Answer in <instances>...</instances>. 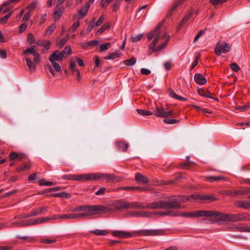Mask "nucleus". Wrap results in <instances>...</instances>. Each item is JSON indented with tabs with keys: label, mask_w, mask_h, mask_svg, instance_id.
Returning a JSON list of instances; mask_svg holds the SVG:
<instances>
[{
	"label": "nucleus",
	"mask_w": 250,
	"mask_h": 250,
	"mask_svg": "<svg viewBox=\"0 0 250 250\" xmlns=\"http://www.w3.org/2000/svg\"><path fill=\"white\" fill-rule=\"evenodd\" d=\"M162 24L163 22L159 23L154 30L151 31L148 34L147 39L148 41L151 40L154 38L153 41L148 46L147 53L148 55H149L151 54L154 52H158L161 51L167 45V42H168L169 39V36L167 37L164 43L157 47H156V45L157 43L159 40L160 38L163 39L167 35V34L166 33L164 35H163L162 37H161L160 28L162 25Z\"/></svg>",
	"instance_id": "nucleus-1"
},
{
	"label": "nucleus",
	"mask_w": 250,
	"mask_h": 250,
	"mask_svg": "<svg viewBox=\"0 0 250 250\" xmlns=\"http://www.w3.org/2000/svg\"><path fill=\"white\" fill-rule=\"evenodd\" d=\"M199 195L193 194L190 196H169L167 201L161 200L162 209H177L183 208L184 206H182L180 203H185L187 201H190L194 202L198 199Z\"/></svg>",
	"instance_id": "nucleus-2"
},
{
	"label": "nucleus",
	"mask_w": 250,
	"mask_h": 250,
	"mask_svg": "<svg viewBox=\"0 0 250 250\" xmlns=\"http://www.w3.org/2000/svg\"><path fill=\"white\" fill-rule=\"evenodd\" d=\"M163 231L160 230H141L136 232H128L124 231L114 230L111 234L115 237L126 238L137 236H155L162 235Z\"/></svg>",
	"instance_id": "nucleus-3"
},
{
	"label": "nucleus",
	"mask_w": 250,
	"mask_h": 250,
	"mask_svg": "<svg viewBox=\"0 0 250 250\" xmlns=\"http://www.w3.org/2000/svg\"><path fill=\"white\" fill-rule=\"evenodd\" d=\"M72 211H84L83 213H75V214H83L80 218L87 216H90L98 213L100 212H106L108 211L107 207L101 205L95 206H80L71 210Z\"/></svg>",
	"instance_id": "nucleus-4"
},
{
	"label": "nucleus",
	"mask_w": 250,
	"mask_h": 250,
	"mask_svg": "<svg viewBox=\"0 0 250 250\" xmlns=\"http://www.w3.org/2000/svg\"><path fill=\"white\" fill-rule=\"evenodd\" d=\"M250 214L247 213H241L237 214H226L219 212L217 222L227 221L237 222L240 221H250Z\"/></svg>",
	"instance_id": "nucleus-5"
},
{
	"label": "nucleus",
	"mask_w": 250,
	"mask_h": 250,
	"mask_svg": "<svg viewBox=\"0 0 250 250\" xmlns=\"http://www.w3.org/2000/svg\"><path fill=\"white\" fill-rule=\"evenodd\" d=\"M129 208L131 209H162L161 200L156 202L147 203L134 201L129 202Z\"/></svg>",
	"instance_id": "nucleus-6"
},
{
	"label": "nucleus",
	"mask_w": 250,
	"mask_h": 250,
	"mask_svg": "<svg viewBox=\"0 0 250 250\" xmlns=\"http://www.w3.org/2000/svg\"><path fill=\"white\" fill-rule=\"evenodd\" d=\"M88 180H106L108 183H115L120 181V179L113 174L98 172L89 173Z\"/></svg>",
	"instance_id": "nucleus-7"
},
{
	"label": "nucleus",
	"mask_w": 250,
	"mask_h": 250,
	"mask_svg": "<svg viewBox=\"0 0 250 250\" xmlns=\"http://www.w3.org/2000/svg\"><path fill=\"white\" fill-rule=\"evenodd\" d=\"M110 206L112 208L111 209H108L109 211H118L122 209H129V202L124 201L123 200H118L110 204Z\"/></svg>",
	"instance_id": "nucleus-8"
},
{
	"label": "nucleus",
	"mask_w": 250,
	"mask_h": 250,
	"mask_svg": "<svg viewBox=\"0 0 250 250\" xmlns=\"http://www.w3.org/2000/svg\"><path fill=\"white\" fill-rule=\"evenodd\" d=\"M89 177L88 174H65L62 176V178L65 180L79 181H88Z\"/></svg>",
	"instance_id": "nucleus-9"
},
{
	"label": "nucleus",
	"mask_w": 250,
	"mask_h": 250,
	"mask_svg": "<svg viewBox=\"0 0 250 250\" xmlns=\"http://www.w3.org/2000/svg\"><path fill=\"white\" fill-rule=\"evenodd\" d=\"M249 193H250V187H242L238 190H228L223 191V194L229 196L247 195Z\"/></svg>",
	"instance_id": "nucleus-10"
},
{
	"label": "nucleus",
	"mask_w": 250,
	"mask_h": 250,
	"mask_svg": "<svg viewBox=\"0 0 250 250\" xmlns=\"http://www.w3.org/2000/svg\"><path fill=\"white\" fill-rule=\"evenodd\" d=\"M195 217H214L216 222L219 212L212 210H198L194 211Z\"/></svg>",
	"instance_id": "nucleus-11"
},
{
	"label": "nucleus",
	"mask_w": 250,
	"mask_h": 250,
	"mask_svg": "<svg viewBox=\"0 0 250 250\" xmlns=\"http://www.w3.org/2000/svg\"><path fill=\"white\" fill-rule=\"evenodd\" d=\"M230 50L229 44L223 42L218 43L215 48L214 51L216 55L220 56L222 53H226Z\"/></svg>",
	"instance_id": "nucleus-12"
},
{
	"label": "nucleus",
	"mask_w": 250,
	"mask_h": 250,
	"mask_svg": "<svg viewBox=\"0 0 250 250\" xmlns=\"http://www.w3.org/2000/svg\"><path fill=\"white\" fill-rule=\"evenodd\" d=\"M173 114L172 110L166 111L165 109L162 107H157L155 112V115L159 117L167 118L169 116H171Z\"/></svg>",
	"instance_id": "nucleus-13"
},
{
	"label": "nucleus",
	"mask_w": 250,
	"mask_h": 250,
	"mask_svg": "<svg viewBox=\"0 0 250 250\" xmlns=\"http://www.w3.org/2000/svg\"><path fill=\"white\" fill-rule=\"evenodd\" d=\"M64 57L65 55L63 54L62 51L56 50L49 56V60L50 62H53V61H62L63 58Z\"/></svg>",
	"instance_id": "nucleus-14"
},
{
	"label": "nucleus",
	"mask_w": 250,
	"mask_h": 250,
	"mask_svg": "<svg viewBox=\"0 0 250 250\" xmlns=\"http://www.w3.org/2000/svg\"><path fill=\"white\" fill-rule=\"evenodd\" d=\"M129 214L131 216L141 217H150L151 216L150 213L146 211H131Z\"/></svg>",
	"instance_id": "nucleus-15"
},
{
	"label": "nucleus",
	"mask_w": 250,
	"mask_h": 250,
	"mask_svg": "<svg viewBox=\"0 0 250 250\" xmlns=\"http://www.w3.org/2000/svg\"><path fill=\"white\" fill-rule=\"evenodd\" d=\"M89 7V2H85L84 5L78 11L80 19L83 18L86 15Z\"/></svg>",
	"instance_id": "nucleus-16"
},
{
	"label": "nucleus",
	"mask_w": 250,
	"mask_h": 250,
	"mask_svg": "<svg viewBox=\"0 0 250 250\" xmlns=\"http://www.w3.org/2000/svg\"><path fill=\"white\" fill-rule=\"evenodd\" d=\"M135 180L138 182L144 185L146 184L149 182L147 178L140 173H137L135 174Z\"/></svg>",
	"instance_id": "nucleus-17"
},
{
	"label": "nucleus",
	"mask_w": 250,
	"mask_h": 250,
	"mask_svg": "<svg viewBox=\"0 0 250 250\" xmlns=\"http://www.w3.org/2000/svg\"><path fill=\"white\" fill-rule=\"evenodd\" d=\"M194 79L196 83L200 85H204L207 82L206 79L204 78L201 74L199 73L196 74L194 75Z\"/></svg>",
	"instance_id": "nucleus-18"
},
{
	"label": "nucleus",
	"mask_w": 250,
	"mask_h": 250,
	"mask_svg": "<svg viewBox=\"0 0 250 250\" xmlns=\"http://www.w3.org/2000/svg\"><path fill=\"white\" fill-rule=\"evenodd\" d=\"M50 221L49 217H42L41 218L36 219L34 220H29L30 226L41 224L44 222H47Z\"/></svg>",
	"instance_id": "nucleus-19"
},
{
	"label": "nucleus",
	"mask_w": 250,
	"mask_h": 250,
	"mask_svg": "<svg viewBox=\"0 0 250 250\" xmlns=\"http://www.w3.org/2000/svg\"><path fill=\"white\" fill-rule=\"evenodd\" d=\"M63 7L59 6V7H57V6H56L55 11L54 12L55 21H57L61 17L63 12Z\"/></svg>",
	"instance_id": "nucleus-20"
},
{
	"label": "nucleus",
	"mask_w": 250,
	"mask_h": 250,
	"mask_svg": "<svg viewBox=\"0 0 250 250\" xmlns=\"http://www.w3.org/2000/svg\"><path fill=\"white\" fill-rule=\"evenodd\" d=\"M83 214H75V213H69L62 214V219L66 220L68 219H76L80 218Z\"/></svg>",
	"instance_id": "nucleus-21"
},
{
	"label": "nucleus",
	"mask_w": 250,
	"mask_h": 250,
	"mask_svg": "<svg viewBox=\"0 0 250 250\" xmlns=\"http://www.w3.org/2000/svg\"><path fill=\"white\" fill-rule=\"evenodd\" d=\"M193 12L192 11L188 13L182 19L181 21L179 23L177 27V29L180 30L183 27L185 24L191 18Z\"/></svg>",
	"instance_id": "nucleus-22"
},
{
	"label": "nucleus",
	"mask_w": 250,
	"mask_h": 250,
	"mask_svg": "<svg viewBox=\"0 0 250 250\" xmlns=\"http://www.w3.org/2000/svg\"><path fill=\"white\" fill-rule=\"evenodd\" d=\"M194 211L193 212H185L180 213L179 212H173L172 214L173 216H181L185 217L194 218L195 217Z\"/></svg>",
	"instance_id": "nucleus-23"
},
{
	"label": "nucleus",
	"mask_w": 250,
	"mask_h": 250,
	"mask_svg": "<svg viewBox=\"0 0 250 250\" xmlns=\"http://www.w3.org/2000/svg\"><path fill=\"white\" fill-rule=\"evenodd\" d=\"M198 94L205 97L209 98L212 99H214L216 101H218V99L217 98L213 97L210 96L211 93L208 91V90H205L203 89H199L198 90Z\"/></svg>",
	"instance_id": "nucleus-24"
},
{
	"label": "nucleus",
	"mask_w": 250,
	"mask_h": 250,
	"mask_svg": "<svg viewBox=\"0 0 250 250\" xmlns=\"http://www.w3.org/2000/svg\"><path fill=\"white\" fill-rule=\"evenodd\" d=\"M116 145L120 150L124 152L126 151L129 147L128 144L122 141L117 142Z\"/></svg>",
	"instance_id": "nucleus-25"
},
{
	"label": "nucleus",
	"mask_w": 250,
	"mask_h": 250,
	"mask_svg": "<svg viewBox=\"0 0 250 250\" xmlns=\"http://www.w3.org/2000/svg\"><path fill=\"white\" fill-rule=\"evenodd\" d=\"M29 220L22 222H15L11 223L13 227H23L30 226Z\"/></svg>",
	"instance_id": "nucleus-26"
},
{
	"label": "nucleus",
	"mask_w": 250,
	"mask_h": 250,
	"mask_svg": "<svg viewBox=\"0 0 250 250\" xmlns=\"http://www.w3.org/2000/svg\"><path fill=\"white\" fill-rule=\"evenodd\" d=\"M249 204V203L247 201L239 200L236 202L235 206L239 208L248 209Z\"/></svg>",
	"instance_id": "nucleus-27"
},
{
	"label": "nucleus",
	"mask_w": 250,
	"mask_h": 250,
	"mask_svg": "<svg viewBox=\"0 0 250 250\" xmlns=\"http://www.w3.org/2000/svg\"><path fill=\"white\" fill-rule=\"evenodd\" d=\"M25 61L29 71L32 72L35 71L36 67V64L29 58H26Z\"/></svg>",
	"instance_id": "nucleus-28"
},
{
	"label": "nucleus",
	"mask_w": 250,
	"mask_h": 250,
	"mask_svg": "<svg viewBox=\"0 0 250 250\" xmlns=\"http://www.w3.org/2000/svg\"><path fill=\"white\" fill-rule=\"evenodd\" d=\"M224 177L223 176H208L205 178L206 181L212 183L214 181H218L221 180H223Z\"/></svg>",
	"instance_id": "nucleus-29"
},
{
	"label": "nucleus",
	"mask_w": 250,
	"mask_h": 250,
	"mask_svg": "<svg viewBox=\"0 0 250 250\" xmlns=\"http://www.w3.org/2000/svg\"><path fill=\"white\" fill-rule=\"evenodd\" d=\"M69 39V35H67L63 39L58 40L56 42V44L59 48H62Z\"/></svg>",
	"instance_id": "nucleus-30"
},
{
	"label": "nucleus",
	"mask_w": 250,
	"mask_h": 250,
	"mask_svg": "<svg viewBox=\"0 0 250 250\" xmlns=\"http://www.w3.org/2000/svg\"><path fill=\"white\" fill-rule=\"evenodd\" d=\"M186 0H175L174 5L169 11L170 14H171L180 4L185 1Z\"/></svg>",
	"instance_id": "nucleus-31"
},
{
	"label": "nucleus",
	"mask_w": 250,
	"mask_h": 250,
	"mask_svg": "<svg viewBox=\"0 0 250 250\" xmlns=\"http://www.w3.org/2000/svg\"><path fill=\"white\" fill-rule=\"evenodd\" d=\"M198 199L202 200H209L210 201H213L217 200V198L213 196L210 195H199Z\"/></svg>",
	"instance_id": "nucleus-32"
},
{
	"label": "nucleus",
	"mask_w": 250,
	"mask_h": 250,
	"mask_svg": "<svg viewBox=\"0 0 250 250\" xmlns=\"http://www.w3.org/2000/svg\"><path fill=\"white\" fill-rule=\"evenodd\" d=\"M90 233L95 234L97 235H106L108 232L107 230L95 229L90 231Z\"/></svg>",
	"instance_id": "nucleus-33"
},
{
	"label": "nucleus",
	"mask_w": 250,
	"mask_h": 250,
	"mask_svg": "<svg viewBox=\"0 0 250 250\" xmlns=\"http://www.w3.org/2000/svg\"><path fill=\"white\" fill-rule=\"evenodd\" d=\"M36 46L33 45L30 48H28L23 52V55H28L29 54H32L33 55L35 54L37 52L35 50Z\"/></svg>",
	"instance_id": "nucleus-34"
},
{
	"label": "nucleus",
	"mask_w": 250,
	"mask_h": 250,
	"mask_svg": "<svg viewBox=\"0 0 250 250\" xmlns=\"http://www.w3.org/2000/svg\"><path fill=\"white\" fill-rule=\"evenodd\" d=\"M136 62V59L134 57H132L130 59L125 60L124 61V63L126 66H133Z\"/></svg>",
	"instance_id": "nucleus-35"
},
{
	"label": "nucleus",
	"mask_w": 250,
	"mask_h": 250,
	"mask_svg": "<svg viewBox=\"0 0 250 250\" xmlns=\"http://www.w3.org/2000/svg\"><path fill=\"white\" fill-rule=\"evenodd\" d=\"M187 162L182 163L180 167L182 168L187 169L188 167H190L191 164H192V162L189 161V156H188L186 157Z\"/></svg>",
	"instance_id": "nucleus-36"
},
{
	"label": "nucleus",
	"mask_w": 250,
	"mask_h": 250,
	"mask_svg": "<svg viewBox=\"0 0 250 250\" xmlns=\"http://www.w3.org/2000/svg\"><path fill=\"white\" fill-rule=\"evenodd\" d=\"M137 112L139 114L143 116H148L151 115L152 114V112L150 111L143 110L141 109H137Z\"/></svg>",
	"instance_id": "nucleus-37"
},
{
	"label": "nucleus",
	"mask_w": 250,
	"mask_h": 250,
	"mask_svg": "<svg viewBox=\"0 0 250 250\" xmlns=\"http://www.w3.org/2000/svg\"><path fill=\"white\" fill-rule=\"evenodd\" d=\"M31 217L35 216L42 214L40 208H35L31 212H29Z\"/></svg>",
	"instance_id": "nucleus-38"
},
{
	"label": "nucleus",
	"mask_w": 250,
	"mask_h": 250,
	"mask_svg": "<svg viewBox=\"0 0 250 250\" xmlns=\"http://www.w3.org/2000/svg\"><path fill=\"white\" fill-rule=\"evenodd\" d=\"M110 25L108 23H104L97 31V34H101L103 33L105 30L109 29Z\"/></svg>",
	"instance_id": "nucleus-39"
},
{
	"label": "nucleus",
	"mask_w": 250,
	"mask_h": 250,
	"mask_svg": "<svg viewBox=\"0 0 250 250\" xmlns=\"http://www.w3.org/2000/svg\"><path fill=\"white\" fill-rule=\"evenodd\" d=\"M56 27V25L55 23H52L50 26H49L46 30V35H51L54 31Z\"/></svg>",
	"instance_id": "nucleus-40"
},
{
	"label": "nucleus",
	"mask_w": 250,
	"mask_h": 250,
	"mask_svg": "<svg viewBox=\"0 0 250 250\" xmlns=\"http://www.w3.org/2000/svg\"><path fill=\"white\" fill-rule=\"evenodd\" d=\"M110 46L111 44L109 42L102 44L100 46L99 50L100 52L105 51L107 50Z\"/></svg>",
	"instance_id": "nucleus-41"
},
{
	"label": "nucleus",
	"mask_w": 250,
	"mask_h": 250,
	"mask_svg": "<svg viewBox=\"0 0 250 250\" xmlns=\"http://www.w3.org/2000/svg\"><path fill=\"white\" fill-rule=\"evenodd\" d=\"M119 56V54L117 52H114L109 54L108 56L105 57L104 59L105 60H113L118 58Z\"/></svg>",
	"instance_id": "nucleus-42"
},
{
	"label": "nucleus",
	"mask_w": 250,
	"mask_h": 250,
	"mask_svg": "<svg viewBox=\"0 0 250 250\" xmlns=\"http://www.w3.org/2000/svg\"><path fill=\"white\" fill-rule=\"evenodd\" d=\"M16 238L17 239H22V240H26L29 242H32L34 240V238L32 237H30V236H20V235H17Z\"/></svg>",
	"instance_id": "nucleus-43"
},
{
	"label": "nucleus",
	"mask_w": 250,
	"mask_h": 250,
	"mask_svg": "<svg viewBox=\"0 0 250 250\" xmlns=\"http://www.w3.org/2000/svg\"><path fill=\"white\" fill-rule=\"evenodd\" d=\"M164 122L167 124H177L180 122L179 120L177 119H165L163 120Z\"/></svg>",
	"instance_id": "nucleus-44"
},
{
	"label": "nucleus",
	"mask_w": 250,
	"mask_h": 250,
	"mask_svg": "<svg viewBox=\"0 0 250 250\" xmlns=\"http://www.w3.org/2000/svg\"><path fill=\"white\" fill-rule=\"evenodd\" d=\"M39 185L40 186H51L54 185V183L51 182H46L44 179H41L39 181Z\"/></svg>",
	"instance_id": "nucleus-45"
},
{
	"label": "nucleus",
	"mask_w": 250,
	"mask_h": 250,
	"mask_svg": "<svg viewBox=\"0 0 250 250\" xmlns=\"http://www.w3.org/2000/svg\"><path fill=\"white\" fill-rule=\"evenodd\" d=\"M229 67L232 70L235 72H238L240 70V67L235 62L230 63Z\"/></svg>",
	"instance_id": "nucleus-46"
},
{
	"label": "nucleus",
	"mask_w": 250,
	"mask_h": 250,
	"mask_svg": "<svg viewBox=\"0 0 250 250\" xmlns=\"http://www.w3.org/2000/svg\"><path fill=\"white\" fill-rule=\"evenodd\" d=\"M236 230L240 232H250V229L245 226L237 227Z\"/></svg>",
	"instance_id": "nucleus-47"
},
{
	"label": "nucleus",
	"mask_w": 250,
	"mask_h": 250,
	"mask_svg": "<svg viewBox=\"0 0 250 250\" xmlns=\"http://www.w3.org/2000/svg\"><path fill=\"white\" fill-rule=\"evenodd\" d=\"M53 196L54 197H61L65 198H68L69 197V194L66 192H62L61 193L54 194H53Z\"/></svg>",
	"instance_id": "nucleus-48"
},
{
	"label": "nucleus",
	"mask_w": 250,
	"mask_h": 250,
	"mask_svg": "<svg viewBox=\"0 0 250 250\" xmlns=\"http://www.w3.org/2000/svg\"><path fill=\"white\" fill-rule=\"evenodd\" d=\"M56 61H53V62H50L52 63V65H53L54 69L57 72H60L61 71V65L58 63L57 62H56Z\"/></svg>",
	"instance_id": "nucleus-49"
},
{
	"label": "nucleus",
	"mask_w": 250,
	"mask_h": 250,
	"mask_svg": "<svg viewBox=\"0 0 250 250\" xmlns=\"http://www.w3.org/2000/svg\"><path fill=\"white\" fill-rule=\"evenodd\" d=\"M80 26V23L79 21H76L73 23L72 25L69 29L70 32H74Z\"/></svg>",
	"instance_id": "nucleus-50"
},
{
	"label": "nucleus",
	"mask_w": 250,
	"mask_h": 250,
	"mask_svg": "<svg viewBox=\"0 0 250 250\" xmlns=\"http://www.w3.org/2000/svg\"><path fill=\"white\" fill-rule=\"evenodd\" d=\"M143 36L144 34H140L136 36L131 37V40L133 42H137L142 39Z\"/></svg>",
	"instance_id": "nucleus-51"
},
{
	"label": "nucleus",
	"mask_w": 250,
	"mask_h": 250,
	"mask_svg": "<svg viewBox=\"0 0 250 250\" xmlns=\"http://www.w3.org/2000/svg\"><path fill=\"white\" fill-rule=\"evenodd\" d=\"M30 166L26 165V164H24L23 165V166H20V167H18L17 168V171L18 172H21V171H22L25 169H28L30 168Z\"/></svg>",
	"instance_id": "nucleus-52"
},
{
	"label": "nucleus",
	"mask_w": 250,
	"mask_h": 250,
	"mask_svg": "<svg viewBox=\"0 0 250 250\" xmlns=\"http://www.w3.org/2000/svg\"><path fill=\"white\" fill-rule=\"evenodd\" d=\"M64 55L67 56L71 54V48L70 46H66L64 49L62 51Z\"/></svg>",
	"instance_id": "nucleus-53"
},
{
	"label": "nucleus",
	"mask_w": 250,
	"mask_h": 250,
	"mask_svg": "<svg viewBox=\"0 0 250 250\" xmlns=\"http://www.w3.org/2000/svg\"><path fill=\"white\" fill-rule=\"evenodd\" d=\"M27 41L30 44L34 43L35 38L31 33H29L27 35Z\"/></svg>",
	"instance_id": "nucleus-54"
},
{
	"label": "nucleus",
	"mask_w": 250,
	"mask_h": 250,
	"mask_svg": "<svg viewBox=\"0 0 250 250\" xmlns=\"http://www.w3.org/2000/svg\"><path fill=\"white\" fill-rule=\"evenodd\" d=\"M37 6V2H32V3H31L30 4H29L27 7V9H28L29 10V11H31L32 10H33L34 9H35V8Z\"/></svg>",
	"instance_id": "nucleus-55"
},
{
	"label": "nucleus",
	"mask_w": 250,
	"mask_h": 250,
	"mask_svg": "<svg viewBox=\"0 0 250 250\" xmlns=\"http://www.w3.org/2000/svg\"><path fill=\"white\" fill-rule=\"evenodd\" d=\"M113 0H102L100 4L101 7H106Z\"/></svg>",
	"instance_id": "nucleus-56"
},
{
	"label": "nucleus",
	"mask_w": 250,
	"mask_h": 250,
	"mask_svg": "<svg viewBox=\"0 0 250 250\" xmlns=\"http://www.w3.org/2000/svg\"><path fill=\"white\" fill-rule=\"evenodd\" d=\"M199 59H200V56L198 55H197L195 57V60L192 62V63L191 65L190 70L193 69L197 65Z\"/></svg>",
	"instance_id": "nucleus-57"
},
{
	"label": "nucleus",
	"mask_w": 250,
	"mask_h": 250,
	"mask_svg": "<svg viewBox=\"0 0 250 250\" xmlns=\"http://www.w3.org/2000/svg\"><path fill=\"white\" fill-rule=\"evenodd\" d=\"M106 188H101L95 192L96 195H103L105 194Z\"/></svg>",
	"instance_id": "nucleus-58"
},
{
	"label": "nucleus",
	"mask_w": 250,
	"mask_h": 250,
	"mask_svg": "<svg viewBox=\"0 0 250 250\" xmlns=\"http://www.w3.org/2000/svg\"><path fill=\"white\" fill-rule=\"evenodd\" d=\"M56 242L55 239L50 240L48 239H43L41 240V242L44 244H52Z\"/></svg>",
	"instance_id": "nucleus-59"
},
{
	"label": "nucleus",
	"mask_w": 250,
	"mask_h": 250,
	"mask_svg": "<svg viewBox=\"0 0 250 250\" xmlns=\"http://www.w3.org/2000/svg\"><path fill=\"white\" fill-rule=\"evenodd\" d=\"M96 27L95 25V22L94 21H90L88 25L87 30L88 32H91L92 29L95 27Z\"/></svg>",
	"instance_id": "nucleus-60"
},
{
	"label": "nucleus",
	"mask_w": 250,
	"mask_h": 250,
	"mask_svg": "<svg viewBox=\"0 0 250 250\" xmlns=\"http://www.w3.org/2000/svg\"><path fill=\"white\" fill-rule=\"evenodd\" d=\"M140 72L142 74L144 75H148L151 73L150 70L145 68H141Z\"/></svg>",
	"instance_id": "nucleus-61"
},
{
	"label": "nucleus",
	"mask_w": 250,
	"mask_h": 250,
	"mask_svg": "<svg viewBox=\"0 0 250 250\" xmlns=\"http://www.w3.org/2000/svg\"><path fill=\"white\" fill-rule=\"evenodd\" d=\"M10 159L11 161L15 160L18 157V154L16 152H12L9 155Z\"/></svg>",
	"instance_id": "nucleus-62"
},
{
	"label": "nucleus",
	"mask_w": 250,
	"mask_h": 250,
	"mask_svg": "<svg viewBox=\"0 0 250 250\" xmlns=\"http://www.w3.org/2000/svg\"><path fill=\"white\" fill-rule=\"evenodd\" d=\"M104 20V16L103 15H102L100 16V17L99 18V19L96 22H95V25L96 27L99 26L103 22Z\"/></svg>",
	"instance_id": "nucleus-63"
},
{
	"label": "nucleus",
	"mask_w": 250,
	"mask_h": 250,
	"mask_svg": "<svg viewBox=\"0 0 250 250\" xmlns=\"http://www.w3.org/2000/svg\"><path fill=\"white\" fill-rule=\"evenodd\" d=\"M10 17V14H7L4 17L0 19V22L2 24H5L6 23L8 19Z\"/></svg>",
	"instance_id": "nucleus-64"
}]
</instances>
